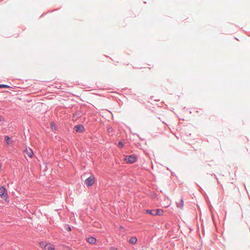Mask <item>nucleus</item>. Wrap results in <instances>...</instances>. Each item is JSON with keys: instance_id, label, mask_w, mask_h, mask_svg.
Wrapping results in <instances>:
<instances>
[{"instance_id": "f257e3e1", "label": "nucleus", "mask_w": 250, "mask_h": 250, "mask_svg": "<svg viewBox=\"0 0 250 250\" xmlns=\"http://www.w3.org/2000/svg\"><path fill=\"white\" fill-rule=\"evenodd\" d=\"M40 245L44 250H55V248L50 243L47 244L45 242H41Z\"/></svg>"}, {"instance_id": "f03ea898", "label": "nucleus", "mask_w": 250, "mask_h": 250, "mask_svg": "<svg viewBox=\"0 0 250 250\" xmlns=\"http://www.w3.org/2000/svg\"><path fill=\"white\" fill-rule=\"evenodd\" d=\"M137 160V157L135 155H130L126 156L125 160L127 163L133 164L135 163Z\"/></svg>"}, {"instance_id": "7ed1b4c3", "label": "nucleus", "mask_w": 250, "mask_h": 250, "mask_svg": "<svg viewBox=\"0 0 250 250\" xmlns=\"http://www.w3.org/2000/svg\"><path fill=\"white\" fill-rule=\"evenodd\" d=\"M0 196L3 198H7L8 197L6 189L3 186L0 187Z\"/></svg>"}, {"instance_id": "20e7f679", "label": "nucleus", "mask_w": 250, "mask_h": 250, "mask_svg": "<svg viewBox=\"0 0 250 250\" xmlns=\"http://www.w3.org/2000/svg\"><path fill=\"white\" fill-rule=\"evenodd\" d=\"M94 182V178L91 176L87 178L84 181L85 184L87 186L90 187L92 186Z\"/></svg>"}, {"instance_id": "39448f33", "label": "nucleus", "mask_w": 250, "mask_h": 250, "mask_svg": "<svg viewBox=\"0 0 250 250\" xmlns=\"http://www.w3.org/2000/svg\"><path fill=\"white\" fill-rule=\"evenodd\" d=\"M74 129L76 132L81 133L84 131V127L83 125L80 124L75 125L74 126Z\"/></svg>"}, {"instance_id": "423d86ee", "label": "nucleus", "mask_w": 250, "mask_h": 250, "mask_svg": "<svg viewBox=\"0 0 250 250\" xmlns=\"http://www.w3.org/2000/svg\"><path fill=\"white\" fill-rule=\"evenodd\" d=\"M82 115V112L81 111H76L73 115V117L75 119L80 118Z\"/></svg>"}, {"instance_id": "0eeeda50", "label": "nucleus", "mask_w": 250, "mask_h": 250, "mask_svg": "<svg viewBox=\"0 0 250 250\" xmlns=\"http://www.w3.org/2000/svg\"><path fill=\"white\" fill-rule=\"evenodd\" d=\"M87 242L91 244H94L96 242V239L94 237H88L87 239Z\"/></svg>"}, {"instance_id": "6e6552de", "label": "nucleus", "mask_w": 250, "mask_h": 250, "mask_svg": "<svg viewBox=\"0 0 250 250\" xmlns=\"http://www.w3.org/2000/svg\"><path fill=\"white\" fill-rule=\"evenodd\" d=\"M129 242L130 244H133V245H135L136 244L137 242V239L136 237L135 236H133V237H131L129 240Z\"/></svg>"}, {"instance_id": "1a4fd4ad", "label": "nucleus", "mask_w": 250, "mask_h": 250, "mask_svg": "<svg viewBox=\"0 0 250 250\" xmlns=\"http://www.w3.org/2000/svg\"><path fill=\"white\" fill-rule=\"evenodd\" d=\"M177 206L178 208H183L184 206V200L181 198L179 202L177 203Z\"/></svg>"}, {"instance_id": "9d476101", "label": "nucleus", "mask_w": 250, "mask_h": 250, "mask_svg": "<svg viewBox=\"0 0 250 250\" xmlns=\"http://www.w3.org/2000/svg\"><path fill=\"white\" fill-rule=\"evenodd\" d=\"M4 140L8 145L11 144L13 142V141L11 140V138L8 136H5Z\"/></svg>"}, {"instance_id": "9b49d317", "label": "nucleus", "mask_w": 250, "mask_h": 250, "mask_svg": "<svg viewBox=\"0 0 250 250\" xmlns=\"http://www.w3.org/2000/svg\"><path fill=\"white\" fill-rule=\"evenodd\" d=\"M164 211L161 209H155V215H162L163 214Z\"/></svg>"}, {"instance_id": "f8f14e48", "label": "nucleus", "mask_w": 250, "mask_h": 250, "mask_svg": "<svg viewBox=\"0 0 250 250\" xmlns=\"http://www.w3.org/2000/svg\"><path fill=\"white\" fill-rule=\"evenodd\" d=\"M146 213L151 214L152 215H155V209H147L146 210Z\"/></svg>"}, {"instance_id": "ddd939ff", "label": "nucleus", "mask_w": 250, "mask_h": 250, "mask_svg": "<svg viewBox=\"0 0 250 250\" xmlns=\"http://www.w3.org/2000/svg\"><path fill=\"white\" fill-rule=\"evenodd\" d=\"M118 146L119 148H123V147H124V143H123L122 141H120V142L118 143Z\"/></svg>"}, {"instance_id": "4468645a", "label": "nucleus", "mask_w": 250, "mask_h": 250, "mask_svg": "<svg viewBox=\"0 0 250 250\" xmlns=\"http://www.w3.org/2000/svg\"><path fill=\"white\" fill-rule=\"evenodd\" d=\"M10 86L4 84H0V88H10Z\"/></svg>"}, {"instance_id": "2eb2a0df", "label": "nucleus", "mask_w": 250, "mask_h": 250, "mask_svg": "<svg viewBox=\"0 0 250 250\" xmlns=\"http://www.w3.org/2000/svg\"><path fill=\"white\" fill-rule=\"evenodd\" d=\"M114 131V129L113 127H109L108 128H107V132L108 133H112Z\"/></svg>"}, {"instance_id": "dca6fc26", "label": "nucleus", "mask_w": 250, "mask_h": 250, "mask_svg": "<svg viewBox=\"0 0 250 250\" xmlns=\"http://www.w3.org/2000/svg\"><path fill=\"white\" fill-rule=\"evenodd\" d=\"M65 229L68 231L71 230V228L69 225H66L65 227Z\"/></svg>"}, {"instance_id": "f3484780", "label": "nucleus", "mask_w": 250, "mask_h": 250, "mask_svg": "<svg viewBox=\"0 0 250 250\" xmlns=\"http://www.w3.org/2000/svg\"><path fill=\"white\" fill-rule=\"evenodd\" d=\"M51 127L52 129H53L54 127H55V125L54 122H51Z\"/></svg>"}, {"instance_id": "a211bd4d", "label": "nucleus", "mask_w": 250, "mask_h": 250, "mask_svg": "<svg viewBox=\"0 0 250 250\" xmlns=\"http://www.w3.org/2000/svg\"><path fill=\"white\" fill-rule=\"evenodd\" d=\"M28 156L30 157H31L32 156V153H29V154L28 155Z\"/></svg>"}, {"instance_id": "6ab92c4d", "label": "nucleus", "mask_w": 250, "mask_h": 250, "mask_svg": "<svg viewBox=\"0 0 250 250\" xmlns=\"http://www.w3.org/2000/svg\"><path fill=\"white\" fill-rule=\"evenodd\" d=\"M110 250H115L114 249H111Z\"/></svg>"}]
</instances>
